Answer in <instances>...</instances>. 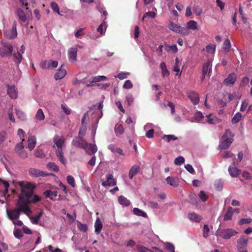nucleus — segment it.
Here are the masks:
<instances>
[{
    "label": "nucleus",
    "mask_w": 252,
    "mask_h": 252,
    "mask_svg": "<svg viewBox=\"0 0 252 252\" xmlns=\"http://www.w3.org/2000/svg\"><path fill=\"white\" fill-rule=\"evenodd\" d=\"M14 235L17 238H20L23 237V234L20 229H17L14 231Z\"/></svg>",
    "instance_id": "6e6d98bb"
},
{
    "label": "nucleus",
    "mask_w": 252,
    "mask_h": 252,
    "mask_svg": "<svg viewBox=\"0 0 252 252\" xmlns=\"http://www.w3.org/2000/svg\"><path fill=\"white\" fill-rule=\"evenodd\" d=\"M108 149L113 153H117L123 156L124 155L122 149L115 146L114 145L111 144L109 145Z\"/></svg>",
    "instance_id": "c85d7f7f"
},
{
    "label": "nucleus",
    "mask_w": 252,
    "mask_h": 252,
    "mask_svg": "<svg viewBox=\"0 0 252 252\" xmlns=\"http://www.w3.org/2000/svg\"><path fill=\"white\" fill-rule=\"evenodd\" d=\"M210 229L207 224H204L203 227V236L205 238H207L209 235Z\"/></svg>",
    "instance_id": "864d4df0"
},
{
    "label": "nucleus",
    "mask_w": 252,
    "mask_h": 252,
    "mask_svg": "<svg viewBox=\"0 0 252 252\" xmlns=\"http://www.w3.org/2000/svg\"><path fill=\"white\" fill-rule=\"evenodd\" d=\"M123 88L125 89H131L133 87V85L130 80H127L125 81L123 85Z\"/></svg>",
    "instance_id": "4d7b16f0"
},
{
    "label": "nucleus",
    "mask_w": 252,
    "mask_h": 252,
    "mask_svg": "<svg viewBox=\"0 0 252 252\" xmlns=\"http://www.w3.org/2000/svg\"><path fill=\"white\" fill-rule=\"evenodd\" d=\"M140 171V167L137 165H134L130 169L128 176L130 179H132L133 176L136 175Z\"/></svg>",
    "instance_id": "4be33fe9"
},
{
    "label": "nucleus",
    "mask_w": 252,
    "mask_h": 252,
    "mask_svg": "<svg viewBox=\"0 0 252 252\" xmlns=\"http://www.w3.org/2000/svg\"><path fill=\"white\" fill-rule=\"evenodd\" d=\"M166 249L170 252H174L175 248L173 244L171 243L167 242L165 244Z\"/></svg>",
    "instance_id": "5fc2aeb1"
},
{
    "label": "nucleus",
    "mask_w": 252,
    "mask_h": 252,
    "mask_svg": "<svg viewBox=\"0 0 252 252\" xmlns=\"http://www.w3.org/2000/svg\"><path fill=\"white\" fill-rule=\"evenodd\" d=\"M188 29L195 30L197 29V23L196 21L190 20L187 23Z\"/></svg>",
    "instance_id": "7c9ffc66"
},
{
    "label": "nucleus",
    "mask_w": 252,
    "mask_h": 252,
    "mask_svg": "<svg viewBox=\"0 0 252 252\" xmlns=\"http://www.w3.org/2000/svg\"><path fill=\"white\" fill-rule=\"evenodd\" d=\"M249 105V100H245L242 103L241 106L240 110L241 111H244L246 110L247 107Z\"/></svg>",
    "instance_id": "680f3d73"
},
{
    "label": "nucleus",
    "mask_w": 252,
    "mask_h": 252,
    "mask_svg": "<svg viewBox=\"0 0 252 252\" xmlns=\"http://www.w3.org/2000/svg\"><path fill=\"white\" fill-rule=\"evenodd\" d=\"M162 139L168 142H169L171 140H176L178 139V137L174 135H164Z\"/></svg>",
    "instance_id": "58836bf2"
},
{
    "label": "nucleus",
    "mask_w": 252,
    "mask_h": 252,
    "mask_svg": "<svg viewBox=\"0 0 252 252\" xmlns=\"http://www.w3.org/2000/svg\"><path fill=\"white\" fill-rule=\"evenodd\" d=\"M40 66L41 68L43 69H49L50 68V60H45L41 62L40 63Z\"/></svg>",
    "instance_id": "ea45409f"
},
{
    "label": "nucleus",
    "mask_w": 252,
    "mask_h": 252,
    "mask_svg": "<svg viewBox=\"0 0 252 252\" xmlns=\"http://www.w3.org/2000/svg\"><path fill=\"white\" fill-rule=\"evenodd\" d=\"M3 184L4 187H5V189L2 192L3 195L5 198H8L10 196L9 194H7L8 188L9 187V184L7 181H3Z\"/></svg>",
    "instance_id": "e433bc0d"
},
{
    "label": "nucleus",
    "mask_w": 252,
    "mask_h": 252,
    "mask_svg": "<svg viewBox=\"0 0 252 252\" xmlns=\"http://www.w3.org/2000/svg\"><path fill=\"white\" fill-rule=\"evenodd\" d=\"M234 134L230 129H226L225 133L222 136L223 141L219 144V147L220 149H227L233 141Z\"/></svg>",
    "instance_id": "f03ea898"
},
{
    "label": "nucleus",
    "mask_w": 252,
    "mask_h": 252,
    "mask_svg": "<svg viewBox=\"0 0 252 252\" xmlns=\"http://www.w3.org/2000/svg\"><path fill=\"white\" fill-rule=\"evenodd\" d=\"M115 132L117 135H121L124 132V128L122 124H117L115 127Z\"/></svg>",
    "instance_id": "72a5a7b5"
},
{
    "label": "nucleus",
    "mask_w": 252,
    "mask_h": 252,
    "mask_svg": "<svg viewBox=\"0 0 252 252\" xmlns=\"http://www.w3.org/2000/svg\"><path fill=\"white\" fill-rule=\"evenodd\" d=\"M155 13L154 12L152 11H149L148 12H146L144 14L143 18L142 20H144L145 18H146L147 17H150L151 18H154L155 17Z\"/></svg>",
    "instance_id": "e2e57ef3"
},
{
    "label": "nucleus",
    "mask_w": 252,
    "mask_h": 252,
    "mask_svg": "<svg viewBox=\"0 0 252 252\" xmlns=\"http://www.w3.org/2000/svg\"><path fill=\"white\" fill-rule=\"evenodd\" d=\"M29 174L35 177H44L46 176V174L43 171H40L38 169H35V168H31L29 169Z\"/></svg>",
    "instance_id": "dca6fc26"
},
{
    "label": "nucleus",
    "mask_w": 252,
    "mask_h": 252,
    "mask_svg": "<svg viewBox=\"0 0 252 252\" xmlns=\"http://www.w3.org/2000/svg\"><path fill=\"white\" fill-rule=\"evenodd\" d=\"M185 159L183 157L179 156L178 158H176L174 160V163L176 165H181L184 163Z\"/></svg>",
    "instance_id": "49530a36"
},
{
    "label": "nucleus",
    "mask_w": 252,
    "mask_h": 252,
    "mask_svg": "<svg viewBox=\"0 0 252 252\" xmlns=\"http://www.w3.org/2000/svg\"><path fill=\"white\" fill-rule=\"evenodd\" d=\"M83 149L85 150L87 153L90 155L94 154L97 150V147L95 145H93L87 142Z\"/></svg>",
    "instance_id": "9d476101"
},
{
    "label": "nucleus",
    "mask_w": 252,
    "mask_h": 252,
    "mask_svg": "<svg viewBox=\"0 0 252 252\" xmlns=\"http://www.w3.org/2000/svg\"><path fill=\"white\" fill-rule=\"evenodd\" d=\"M95 232L98 234H99L102 228V223L101 220L99 218H97L94 223Z\"/></svg>",
    "instance_id": "b1692460"
},
{
    "label": "nucleus",
    "mask_w": 252,
    "mask_h": 252,
    "mask_svg": "<svg viewBox=\"0 0 252 252\" xmlns=\"http://www.w3.org/2000/svg\"><path fill=\"white\" fill-rule=\"evenodd\" d=\"M87 142L83 139L82 137H77L73 139L72 141L73 146L76 147H79L84 149Z\"/></svg>",
    "instance_id": "423d86ee"
},
{
    "label": "nucleus",
    "mask_w": 252,
    "mask_h": 252,
    "mask_svg": "<svg viewBox=\"0 0 252 252\" xmlns=\"http://www.w3.org/2000/svg\"><path fill=\"white\" fill-rule=\"evenodd\" d=\"M241 118L242 114L239 112L237 113L233 117L232 119V123L233 124H236L238 123L241 119Z\"/></svg>",
    "instance_id": "79ce46f5"
},
{
    "label": "nucleus",
    "mask_w": 252,
    "mask_h": 252,
    "mask_svg": "<svg viewBox=\"0 0 252 252\" xmlns=\"http://www.w3.org/2000/svg\"><path fill=\"white\" fill-rule=\"evenodd\" d=\"M230 48L231 43L230 40L228 39H225L222 46L223 50L225 53H227L229 51Z\"/></svg>",
    "instance_id": "2f4dec72"
},
{
    "label": "nucleus",
    "mask_w": 252,
    "mask_h": 252,
    "mask_svg": "<svg viewBox=\"0 0 252 252\" xmlns=\"http://www.w3.org/2000/svg\"><path fill=\"white\" fill-rule=\"evenodd\" d=\"M22 54L20 51H17L13 54L14 61L17 65H19L23 59Z\"/></svg>",
    "instance_id": "5701e85b"
},
{
    "label": "nucleus",
    "mask_w": 252,
    "mask_h": 252,
    "mask_svg": "<svg viewBox=\"0 0 252 252\" xmlns=\"http://www.w3.org/2000/svg\"><path fill=\"white\" fill-rule=\"evenodd\" d=\"M233 214V209L231 207H229L227 209V212L224 215L223 220L225 221L230 220Z\"/></svg>",
    "instance_id": "cd10ccee"
},
{
    "label": "nucleus",
    "mask_w": 252,
    "mask_h": 252,
    "mask_svg": "<svg viewBox=\"0 0 252 252\" xmlns=\"http://www.w3.org/2000/svg\"><path fill=\"white\" fill-rule=\"evenodd\" d=\"M228 172L231 176L235 177L240 174L241 170L236 166H230L228 168Z\"/></svg>",
    "instance_id": "aec40b11"
},
{
    "label": "nucleus",
    "mask_w": 252,
    "mask_h": 252,
    "mask_svg": "<svg viewBox=\"0 0 252 252\" xmlns=\"http://www.w3.org/2000/svg\"><path fill=\"white\" fill-rule=\"evenodd\" d=\"M133 212L134 214L138 216H142L144 218H146L147 217V214L145 212H143L138 208H134L133 209Z\"/></svg>",
    "instance_id": "f704fd0d"
},
{
    "label": "nucleus",
    "mask_w": 252,
    "mask_h": 252,
    "mask_svg": "<svg viewBox=\"0 0 252 252\" xmlns=\"http://www.w3.org/2000/svg\"><path fill=\"white\" fill-rule=\"evenodd\" d=\"M77 49L75 48H71L68 49V58L70 61L75 62L76 61Z\"/></svg>",
    "instance_id": "2eb2a0df"
},
{
    "label": "nucleus",
    "mask_w": 252,
    "mask_h": 252,
    "mask_svg": "<svg viewBox=\"0 0 252 252\" xmlns=\"http://www.w3.org/2000/svg\"><path fill=\"white\" fill-rule=\"evenodd\" d=\"M87 130L86 126H82L81 128H80L79 131V136L78 137H82L83 138V136L85 135L86 132Z\"/></svg>",
    "instance_id": "052dcab7"
},
{
    "label": "nucleus",
    "mask_w": 252,
    "mask_h": 252,
    "mask_svg": "<svg viewBox=\"0 0 252 252\" xmlns=\"http://www.w3.org/2000/svg\"><path fill=\"white\" fill-rule=\"evenodd\" d=\"M0 56L1 57H6L10 56L13 51V46L9 43L2 41L0 42Z\"/></svg>",
    "instance_id": "7ed1b4c3"
},
{
    "label": "nucleus",
    "mask_w": 252,
    "mask_h": 252,
    "mask_svg": "<svg viewBox=\"0 0 252 252\" xmlns=\"http://www.w3.org/2000/svg\"><path fill=\"white\" fill-rule=\"evenodd\" d=\"M193 11L196 15L199 16L201 14L202 10L199 6L196 5L193 7Z\"/></svg>",
    "instance_id": "8fccbe9b"
},
{
    "label": "nucleus",
    "mask_w": 252,
    "mask_h": 252,
    "mask_svg": "<svg viewBox=\"0 0 252 252\" xmlns=\"http://www.w3.org/2000/svg\"><path fill=\"white\" fill-rule=\"evenodd\" d=\"M51 6L52 10L54 12H56L60 14V9H59L58 5L56 2H54V1L52 2L51 3Z\"/></svg>",
    "instance_id": "3c124183"
},
{
    "label": "nucleus",
    "mask_w": 252,
    "mask_h": 252,
    "mask_svg": "<svg viewBox=\"0 0 252 252\" xmlns=\"http://www.w3.org/2000/svg\"><path fill=\"white\" fill-rule=\"evenodd\" d=\"M198 196L203 202H205L208 198V196L206 194L205 192L201 190L198 194Z\"/></svg>",
    "instance_id": "de8ad7c7"
},
{
    "label": "nucleus",
    "mask_w": 252,
    "mask_h": 252,
    "mask_svg": "<svg viewBox=\"0 0 252 252\" xmlns=\"http://www.w3.org/2000/svg\"><path fill=\"white\" fill-rule=\"evenodd\" d=\"M236 75L234 73H231L224 80V82L228 85H233L236 82Z\"/></svg>",
    "instance_id": "412c9836"
},
{
    "label": "nucleus",
    "mask_w": 252,
    "mask_h": 252,
    "mask_svg": "<svg viewBox=\"0 0 252 252\" xmlns=\"http://www.w3.org/2000/svg\"><path fill=\"white\" fill-rule=\"evenodd\" d=\"M17 16L21 22H25L26 21L27 16H26L25 12H24V11L22 9H21L20 8H18L17 10Z\"/></svg>",
    "instance_id": "393cba45"
},
{
    "label": "nucleus",
    "mask_w": 252,
    "mask_h": 252,
    "mask_svg": "<svg viewBox=\"0 0 252 252\" xmlns=\"http://www.w3.org/2000/svg\"><path fill=\"white\" fill-rule=\"evenodd\" d=\"M43 215V212H40L37 215L34 217H32L30 218L32 223L37 224L38 223L39 220Z\"/></svg>",
    "instance_id": "473e14b6"
},
{
    "label": "nucleus",
    "mask_w": 252,
    "mask_h": 252,
    "mask_svg": "<svg viewBox=\"0 0 252 252\" xmlns=\"http://www.w3.org/2000/svg\"><path fill=\"white\" fill-rule=\"evenodd\" d=\"M180 26L175 24L174 23H171L169 25V28L171 30H172L177 33H178V30L180 28Z\"/></svg>",
    "instance_id": "09e8293b"
},
{
    "label": "nucleus",
    "mask_w": 252,
    "mask_h": 252,
    "mask_svg": "<svg viewBox=\"0 0 252 252\" xmlns=\"http://www.w3.org/2000/svg\"><path fill=\"white\" fill-rule=\"evenodd\" d=\"M118 201L121 205L126 206H128L130 204V201L123 195H121L118 197Z\"/></svg>",
    "instance_id": "bb28decb"
},
{
    "label": "nucleus",
    "mask_w": 252,
    "mask_h": 252,
    "mask_svg": "<svg viewBox=\"0 0 252 252\" xmlns=\"http://www.w3.org/2000/svg\"><path fill=\"white\" fill-rule=\"evenodd\" d=\"M63 147H57L56 154L57 157L59 158L60 162L63 164H65L66 163V160L63 157Z\"/></svg>",
    "instance_id": "4468645a"
},
{
    "label": "nucleus",
    "mask_w": 252,
    "mask_h": 252,
    "mask_svg": "<svg viewBox=\"0 0 252 252\" xmlns=\"http://www.w3.org/2000/svg\"><path fill=\"white\" fill-rule=\"evenodd\" d=\"M166 180L168 184L174 187H177L179 185L178 181L172 177L169 176Z\"/></svg>",
    "instance_id": "c756f323"
},
{
    "label": "nucleus",
    "mask_w": 252,
    "mask_h": 252,
    "mask_svg": "<svg viewBox=\"0 0 252 252\" xmlns=\"http://www.w3.org/2000/svg\"><path fill=\"white\" fill-rule=\"evenodd\" d=\"M215 45H208L206 47L207 52L210 53H213L215 51Z\"/></svg>",
    "instance_id": "bf43d9fd"
},
{
    "label": "nucleus",
    "mask_w": 252,
    "mask_h": 252,
    "mask_svg": "<svg viewBox=\"0 0 252 252\" xmlns=\"http://www.w3.org/2000/svg\"><path fill=\"white\" fill-rule=\"evenodd\" d=\"M24 141V139H23L22 141L18 144H16L15 147V150L16 153L20 151L21 150H24V145H23V141Z\"/></svg>",
    "instance_id": "a18cd8bd"
},
{
    "label": "nucleus",
    "mask_w": 252,
    "mask_h": 252,
    "mask_svg": "<svg viewBox=\"0 0 252 252\" xmlns=\"http://www.w3.org/2000/svg\"><path fill=\"white\" fill-rule=\"evenodd\" d=\"M189 218L195 222H199L202 219L201 217L195 213L188 214Z\"/></svg>",
    "instance_id": "a878e982"
},
{
    "label": "nucleus",
    "mask_w": 252,
    "mask_h": 252,
    "mask_svg": "<svg viewBox=\"0 0 252 252\" xmlns=\"http://www.w3.org/2000/svg\"><path fill=\"white\" fill-rule=\"evenodd\" d=\"M185 167L189 172L191 174H194L195 171L191 165L187 164L185 165Z\"/></svg>",
    "instance_id": "69168bd1"
},
{
    "label": "nucleus",
    "mask_w": 252,
    "mask_h": 252,
    "mask_svg": "<svg viewBox=\"0 0 252 252\" xmlns=\"http://www.w3.org/2000/svg\"><path fill=\"white\" fill-rule=\"evenodd\" d=\"M47 167L50 170L58 172L59 170V167L54 162H49L47 165Z\"/></svg>",
    "instance_id": "c9c22d12"
},
{
    "label": "nucleus",
    "mask_w": 252,
    "mask_h": 252,
    "mask_svg": "<svg viewBox=\"0 0 252 252\" xmlns=\"http://www.w3.org/2000/svg\"><path fill=\"white\" fill-rule=\"evenodd\" d=\"M58 192L57 190L47 189L43 192L44 195L46 198H49L51 200H55L58 196Z\"/></svg>",
    "instance_id": "1a4fd4ad"
},
{
    "label": "nucleus",
    "mask_w": 252,
    "mask_h": 252,
    "mask_svg": "<svg viewBox=\"0 0 252 252\" xmlns=\"http://www.w3.org/2000/svg\"><path fill=\"white\" fill-rule=\"evenodd\" d=\"M252 221V219L251 218H247V219H241L239 222V224L240 225L250 223Z\"/></svg>",
    "instance_id": "603ef678"
},
{
    "label": "nucleus",
    "mask_w": 252,
    "mask_h": 252,
    "mask_svg": "<svg viewBox=\"0 0 252 252\" xmlns=\"http://www.w3.org/2000/svg\"><path fill=\"white\" fill-rule=\"evenodd\" d=\"M238 232L234 229L228 228L224 229L220 232V236L223 239H228L232 236H234Z\"/></svg>",
    "instance_id": "39448f33"
},
{
    "label": "nucleus",
    "mask_w": 252,
    "mask_h": 252,
    "mask_svg": "<svg viewBox=\"0 0 252 252\" xmlns=\"http://www.w3.org/2000/svg\"><path fill=\"white\" fill-rule=\"evenodd\" d=\"M188 97L194 105L197 104L199 102L198 94L195 92L192 91L189 93Z\"/></svg>",
    "instance_id": "ddd939ff"
},
{
    "label": "nucleus",
    "mask_w": 252,
    "mask_h": 252,
    "mask_svg": "<svg viewBox=\"0 0 252 252\" xmlns=\"http://www.w3.org/2000/svg\"><path fill=\"white\" fill-rule=\"evenodd\" d=\"M178 33L184 35H187L189 33V31L187 28L180 27Z\"/></svg>",
    "instance_id": "37998d69"
},
{
    "label": "nucleus",
    "mask_w": 252,
    "mask_h": 252,
    "mask_svg": "<svg viewBox=\"0 0 252 252\" xmlns=\"http://www.w3.org/2000/svg\"><path fill=\"white\" fill-rule=\"evenodd\" d=\"M7 94L12 99H15L17 97V92L14 86L7 85Z\"/></svg>",
    "instance_id": "9b49d317"
},
{
    "label": "nucleus",
    "mask_w": 252,
    "mask_h": 252,
    "mask_svg": "<svg viewBox=\"0 0 252 252\" xmlns=\"http://www.w3.org/2000/svg\"><path fill=\"white\" fill-rule=\"evenodd\" d=\"M126 101L127 104L130 105L132 104L134 101V98L131 94H128L126 96Z\"/></svg>",
    "instance_id": "774afa93"
},
{
    "label": "nucleus",
    "mask_w": 252,
    "mask_h": 252,
    "mask_svg": "<svg viewBox=\"0 0 252 252\" xmlns=\"http://www.w3.org/2000/svg\"><path fill=\"white\" fill-rule=\"evenodd\" d=\"M66 180L67 183L69 185H70L72 187H74L75 186V181L74 178L72 176L70 175L68 176L67 177Z\"/></svg>",
    "instance_id": "13d9d810"
},
{
    "label": "nucleus",
    "mask_w": 252,
    "mask_h": 252,
    "mask_svg": "<svg viewBox=\"0 0 252 252\" xmlns=\"http://www.w3.org/2000/svg\"><path fill=\"white\" fill-rule=\"evenodd\" d=\"M212 64L210 61H208L206 63H204L202 67V73L207 74L208 73V76H210V72L211 70Z\"/></svg>",
    "instance_id": "f3484780"
},
{
    "label": "nucleus",
    "mask_w": 252,
    "mask_h": 252,
    "mask_svg": "<svg viewBox=\"0 0 252 252\" xmlns=\"http://www.w3.org/2000/svg\"><path fill=\"white\" fill-rule=\"evenodd\" d=\"M18 155L22 158H26L27 157L28 154L25 150H21L17 153Z\"/></svg>",
    "instance_id": "0e129e2a"
},
{
    "label": "nucleus",
    "mask_w": 252,
    "mask_h": 252,
    "mask_svg": "<svg viewBox=\"0 0 252 252\" xmlns=\"http://www.w3.org/2000/svg\"><path fill=\"white\" fill-rule=\"evenodd\" d=\"M28 148L31 150H32L36 145V137L34 136H31L29 137L28 139Z\"/></svg>",
    "instance_id": "6ab92c4d"
},
{
    "label": "nucleus",
    "mask_w": 252,
    "mask_h": 252,
    "mask_svg": "<svg viewBox=\"0 0 252 252\" xmlns=\"http://www.w3.org/2000/svg\"><path fill=\"white\" fill-rule=\"evenodd\" d=\"M129 75V73L128 72H121L118 74L116 77H118L120 80L124 79L127 78V75Z\"/></svg>",
    "instance_id": "338daca9"
},
{
    "label": "nucleus",
    "mask_w": 252,
    "mask_h": 252,
    "mask_svg": "<svg viewBox=\"0 0 252 252\" xmlns=\"http://www.w3.org/2000/svg\"><path fill=\"white\" fill-rule=\"evenodd\" d=\"M53 142L57 147H63L65 139L58 135H55L53 138Z\"/></svg>",
    "instance_id": "a211bd4d"
},
{
    "label": "nucleus",
    "mask_w": 252,
    "mask_h": 252,
    "mask_svg": "<svg viewBox=\"0 0 252 252\" xmlns=\"http://www.w3.org/2000/svg\"><path fill=\"white\" fill-rule=\"evenodd\" d=\"M36 118L39 120V121H42L44 119L45 116L43 112V111L41 109H39L36 114Z\"/></svg>",
    "instance_id": "4c0bfd02"
},
{
    "label": "nucleus",
    "mask_w": 252,
    "mask_h": 252,
    "mask_svg": "<svg viewBox=\"0 0 252 252\" xmlns=\"http://www.w3.org/2000/svg\"><path fill=\"white\" fill-rule=\"evenodd\" d=\"M77 222H78L77 227H78V229L80 231L84 232H86L88 230L87 225L85 224H83L78 221H77Z\"/></svg>",
    "instance_id": "a19ab883"
},
{
    "label": "nucleus",
    "mask_w": 252,
    "mask_h": 252,
    "mask_svg": "<svg viewBox=\"0 0 252 252\" xmlns=\"http://www.w3.org/2000/svg\"><path fill=\"white\" fill-rule=\"evenodd\" d=\"M248 239L244 235L241 236L237 241V249H243L248 245Z\"/></svg>",
    "instance_id": "6e6552de"
},
{
    "label": "nucleus",
    "mask_w": 252,
    "mask_h": 252,
    "mask_svg": "<svg viewBox=\"0 0 252 252\" xmlns=\"http://www.w3.org/2000/svg\"><path fill=\"white\" fill-rule=\"evenodd\" d=\"M137 248L138 252H153L152 250L143 245H137Z\"/></svg>",
    "instance_id": "c03bdc74"
},
{
    "label": "nucleus",
    "mask_w": 252,
    "mask_h": 252,
    "mask_svg": "<svg viewBox=\"0 0 252 252\" xmlns=\"http://www.w3.org/2000/svg\"><path fill=\"white\" fill-rule=\"evenodd\" d=\"M106 179V181L102 183L101 185L102 186L104 187L106 186L111 187L115 186L116 185V181L114 179L113 175H107Z\"/></svg>",
    "instance_id": "0eeeda50"
},
{
    "label": "nucleus",
    "mask_w": 252,
    "mask_h": 252,
    "mask_svg": "<svg viewBox=\"0 0 252 252\" xmlns=\"http://www.w3.org/2000/svg\"><path fill=\"white\" fill-rule=\"evenodd\" d=\"M17 184L21 188V192L18 196L16 203L17 208L12 210H6L7 218L13 221L19 218L21 212L27 215L31 213L32 210L29 205L36 203L41 200L40 196L36 194L33 195V189L35 186L32 184L24 181L18 182Z\"/></svg>",
    "instance_id": "f257e3e1"
},
{
    "label": "nucleus",
    "mask_w": 252,
    "mask_h": 252,
    "mask_svg": "<svg viewBox=\"0 0 252 252\" xmlns=\"http://www.w3.org/2000/svg\"><path fill=\"white\" fill-rule=\"evenodd\" d=\"M63 66V64H62L61 67L58 69V72L55 74L54 78L56 80L61 79L66 75V71Z\"/></svg>",
    "instance_id": "f8f14e48"
},
{
    "label": "nucleus",
    "mask_w": 252,
    "mask_h": 252,
    "mask_svg": "<svg viewBox=\"0 0 252 252\" xmlns=\"http://www.w3.org/2000/svg\"><path fill=\"white\" fill-rule=\"evenodd\" d=\"M17 22L14 21L13 23L12 29L11 30H6L4 32V35L7 38L12 39H14L17 36Z\"/></svg>",
    "instance_id": "20e7f679"
}]
</instances>
